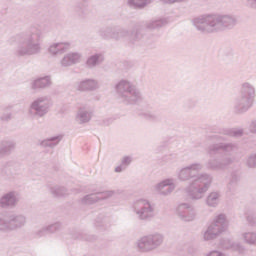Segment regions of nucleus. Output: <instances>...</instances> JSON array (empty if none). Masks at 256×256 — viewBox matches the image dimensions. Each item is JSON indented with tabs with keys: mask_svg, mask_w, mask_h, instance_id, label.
Masks as SVG:
<instances>
[{
	"mask_svg": "<svg viewBox=\"0 0 256 256\" xmlns=\"http://www.w3.org/2000/svg\"><path fill=\"white\" fill-rule=\"evenodd\" d=\"M255 100V86L249 82H244L241 87L240 95L234 100L233 109L237 115L247 113L253 107Z\"/></svg>",
	"mask_w": 256,
	"mask_h": 256,
	"instance_id": "obj_6",
	"label": "nucleus"
},
{
	"mask_svg": "<svg viewBox=\"0 0 256 256\" xmlns=\"http://www.w3.org/2000/svg\"><path fill=\"white\" fill-rule=\"evenodd\" d=\"M0 119L2 121H9V120H11V113L10 112H6V113L2 114L0 116Z\"/></svg>",
	"mask_w": 256,
	"mask_h": 256,
	"instance_id": "obj_43",
	"label": "nucleus"
},
{
	"mask_svg": "<svg viewBox=\"0 0 256 256\" xmlns=\"http://www.w3.org/2000/svg\"><path fill=\"white\" fill-rule=\"evenodd\" d=\"M131 32L127 28H118V41L129 39Z\"/></svg>",
	"mask_w": 256,
	"mask_h": 256,
	"instance_id": "obj_36",
	"label": "nucleus"
},
{
	"mask_svg": "<svg viewBox=\"0 0 256 256\" xmlns=\"http://www.w3.org/2000/svg\"><path fill=\"white\" fill-rule=\"evenodd\" d=\"M222 245H231L232 249H234V251H238V253H240L241 255H243V253H245V246L240 245L239 243H233L231 240L229 239H225L221 242Z\"/></svg>",
	"mask_w": 256,
	"mask_h": 256,
	"instance_id": "obj_33",
	"label": "nucleus"
},
{
	"mask_svg": "<svg viewBox=\"0 0 256 256\" xmlns=\"http://www.w3.org/2000/svg\"><path fill=\"white\" fill-rule=\"evenodd\" d=\"M211 183H213V176L211 174L199 173L194 177L189 186L185 188V191L192 201H199L207 195Z\"/></svg>",
	"mask_w": 256,
	"mask_h": 256,
	"instance_id": "obj_5",
	"label": "nucleus"
},
{
	"mask_svg": "<svg viewBox=\"0 0 256 256\" xmlns=\"http://www.w3.org/2000/svg\"><path fill=\"white\" fill-rule=\"evenodd\" d=\"M246 165L249 167V169H255L256 167L255 153L248 155V157L246 158Z\"/></svg>",
	"mask_w": 256,
	"mask_h": 256,
	"instance_id": "obj_37",
	"label": "nucleus"
},
{
	"mask_svg": "<svg viewBox=\"0 0 256 256\" xmlns=\"http://www.w3.org/2000/svg\"><path fill=\"white\" fill-rule=\"evenodd\" d=\"M75 89L76 91H81L82 93L87 91H97V89H99V81L95 79H84L76 82Z\"/></svg>",
	"mask_w": 256,
	"mask_h": 256,
	"instance_id": "obj_18",
	"label": "nucleus"
},
{
	"mask_svg": "<svg viewBox=\"0 0 256 256\" xmlns=\"http://www.w3.org/2000/svg\"><path fill=\"white\" fill-rule=\"evenodd\" d=\"M63 140V135L59 134L56 136L48 137L44 140L39 141V146L43 149H55L59 143Z\"/></svg>",
	"mask_w": 256,
	"mask_h": 256,
	"instance_id": "obj_21",
	"label": "nucleus"
},
{
	"mask_svg": "<svg viewBox=\"0 0 256 256\" xmlns=\"http://www.w3.org/2000/svg\"><path fill=\"white\" fill-rule=\"evenodd\" d=\"M193 27L200 33H219L220 31L231 30L237 27L239 18L235 15H201L191 20Z\"/></svg>",
	"mask_w": 256,
	"mask_h": 256,
	"instance_id": "obj_2",
	"label": "nucleus"
},
{
	"mask_svg": "<svg viewBox=\"0 0 256 256\" xmlns=\"http://www.w3.org/2000/svg\"><path fill=\"white\" fill-rule=\"evenodd\" d=\"M46 187L53 197H65V195H69L67 188L63 186L48 184Z\"/></svg>",
	"mask_w": 256,
	"mask_h": 256,
	"instance_id": "obj_25",
	"label": "nucleus"
},
{
	"mask_svg": "<svg viewBox=\"0 0 256 256\" xmlns=\"http://www.w3.org/2000/svg\"><path fill=\"white\" fill-rule=\"evenodd\" d=\"M210 141H225V138L221 137V136H217V135H213L209 137Z\"/></svg>",
	"mask_w": 256,
	"mask_h": 256,
	"instance_id": "obj_45",
	"label": "nucleus"
},
{
	"mask_svg": "<svg viewBox=\"0 0 256 256\" xmlns=\"http://www.w3.org/2000/svg\"><path fill=\"white\" fill-rule=\"evenodd\" d=\"M116 95L124 105H136L143 101V94L131 80L121 79L114 85Z\"/></svg>",
	"mask_w": 256,
	"mask_h": 256,
	"instance_id": "obj_4",
	"label": "nucleus"
},
{
	"mask_svg": "<svg viewBox=\"0 0 256 256\" xmlns=\"http://www.w3.org/2000/svg\"><path fill=\"white\" fill-rule=\"evenodd\" d=\"M242 238L247 245H256V232H243Z\"/></svg>",
	"mask_w": 256,
	"mask_h": 256,
	"instance_id": "obj_32",
	"label": "nucleus"
},
{
	"mask_svg": "<svg viewBox=\"0 0 256 256\" xmlns=\"http://www.w3.org/2000/svg\"><path fill=\"white\" fill-rule=\"evenodd\" d=\"M246 219L250 225H256V216L253 213H250L246 216Z\"/></svg>",
	"mask_w": 256,
	"mask_h": 256,
	"instance_id": "obj_41",
	"label": "nucleus"
},
{
	"mask_svg": "<svg viewBox=\"0 0 256 256\" xmlns=\"http://www.w3.org/2000/svg\"><path fill=\"white\" fill-rule=\"evenodd\" d=\"M100 35L106 40L113 39L114 41H119V28H106L100 32Z\"/></svg>",
	"mask_w": 256,
	"mask_h": 256,
	"instance_id": "obj_26",
	"label": "nucleus"
},
{
	"mask_svg": "<svg viewBox=\"0 0 256 256\" xmlns=\"http://www.w3.org/2000/svg\"><path fill=\"white\" fill-rule=\"evenodd\" d=\"M71 48V43L69 42H53L47 48V53L50 57H59L63 55L66 51Z\"/></svg>",
	"mask_w": 256,
	"mask_h": 256,
	"instance_id": "obj_16",
	"label": "nucleus"
},
{
	"mask_svg": "<svg viewBox=\"0 0 256 256\" xmlns=\"http://www.w3.org/2000/svg\"><path fill=\"white\" fill-rule=\"evenodd\" d=\"M127 3L129 7H133V9H145L147 5L153 3V0H128Z\"/></svg>",
	"mask_w": 256,
	"mask_h": 256,
	"instance_id": "obj_30",
	"label": "nucleus"
},
{
	"mask_svg": "<svg viewBox=\"0 0 256 256\" xmlns=\"http://www.w3.org/2000/svg\"><path fill=\"white\" fill-rule=\"evenodd\" d=\"M249 131L250 133H253L254 135H256V119L250 122Z\"/></svg>",
	"mask_w": 256,
	"mask_h": 256,
	"instance_id": "obj_42",
	"label": "nucleus"
},
{
	"mask_svg": "<svg viewBox=\"0 0 256 256\" xmlns=\"http://www.w3.org/2000/svg\"><path fill=\"white\" fill-rule=\"evenodd\" d=\"M51 84V76L39 77L30 82V89L39 91V89H47Z\"/></svg>",
	"mask_w": 256,
	"mask_h": 256,
	"instance_id": "obj_20",
	"label": "nucleus"
},
{
	"mask_svg": "<svg viewBox=\"0 0 256 256\" xmlns=\"http://www.w3.org/2000/svg\"><path fill=\"white\" fill-rule=\"evenodd\" d=\"M60 229H61V223L59 222L46 225V230L48 231V235H53V233H58Z\"/></svg>",
	"mask_w": 256,
	"mask_h": 256,
	"instance_id": "obj_34",
	"label": "nucleus"
},
{
	"mask_svg": "<svg viewBox=\"0 0 256 256\" xmlns=\"http://www.w3.org/2000/svg\"><path fill=\"white\" fill-rule=\"evenodd\" d=\"M9 43L16 45L14 55L17 57H33L43 51V31L33 26L24 32L10 37Z\"/></svg>",
	"mask_w": 256,
	"mask_h": 256,
	"instance_id": "obj_1",
	"label": "nucleus"
},
{
	"mask_svg": "<svg viewBox=\"0 0 256 256\" xmlns=\"http://www.w3.org/2000/svg\"><path fill=\"white\" fill-rule=\"evenodd\" d=\"M230 137H243V129L234 128L229 132Z\"/></svg>",
	"mask_w": 256,
	"mask_h": 256,
	"instance_id": "obj_39",
	"label": "nucleus"
},
{
	"mask_svg": "<svg viewBox=\"0 0 256 256\" xmlns=\"http://www.w3.org/2000/svg\"><path fill=\"white\" fill-rule=\"evenodd\" d=\"M93 117V112L85 107H80L76 113V121L79 125H85L89 123Z\"/></svg>",
	"mask_w": 256,
	"mask_h": 256,
	"instance_id": "obj_22",
	"label": "nucleus"
},
{
	"mask_svg": "<svg viewBox=\"0 0 256 256\" xmlns=\"http://www.w3.org/2000/svg\"><path fill=\"white\" fill-rule=\"evenodd\" d=\"M221 203V192L213 191L206 197L208 207H217Z\"/></svg>",
	"mask_w": 256,
	"mask_h": 256,
	"instance_id": "obj_27",
	"label": "nucleus"
},
{
	"mask_svg": "<svg viewBox=\"0 0 256 256\" xmlns=\"http://www.w3.org/2000/svg\"><path fill=\"white\" fill-rule=\"evenodd\" d=\"M164 5H172V3H181L183 0H160Z\"/></svg>",
	"mask_w": 256,
	"mask_h": 256,
	"instance_id": "obj_44",
	"label": "nucleus"
},
{
	"mask_svg": "<svg viewBox=\"0 0 256 256\" xmlns=\"http://www.w3.org/2000/svg\"><path fill=\"white\" fill-rule=\"evenodd\" d=\"M203 171V164L201 162H195L188 166H184L177 170L176 177L178 181H189L191 179H195L197 176L193 175L194 173H199Z\"/></svg>",
	"mask_w": 256,
	"mask_h": 256,
	"instance_id": "obj_11",
	"label": "nucleus"
},
{
	"mask_svg": "<svg viewBox=\"0 0 256 256\" xmlns=\"http://www.w3.org/2000/svg\"><path fill=\"white\" fill-rule=\"evenodd\" d=\"M7 217L10 231H13V229H21V227H25L27 223V218L21 214H9Z\"/></svg>",
	"mask_w": 256,
	"mask_h": 256,
	"instance_id": "obj_19",
	"label": "nucleus"
},
{
	"mask_svg": "<svg viewBox=\"0 0 256 256\" xmlns=\"http://www.w3.org/2000/svg\"><path fill=\"white\" fill-rule=\"evenodd\" d=\"M0 231H11L8 216L0 217Z\"/></svg>",
	"mask_w": 256,
	"mask_h": 256,
	"instance_id": "obj_35",
	"label": "nucleus"
},
{
	"mask_svg": "<svg viewBox=\"0 0 256 256\" xmlns=\"http://www.w3.org/2000/svg\"><path fill=\"white\" fill-rule=\"evenodd\" d=\"M176 215L180 221L191 223L197 219V209L190 203H180L176 208Z\"/></svg>",
	"mask_w": 256,
	"mask_h": 256,
	"instance_id": "obj_12",
	"label": "nucleus"
},
{
	"mask_svg": "<svg viewBox=\"0 0 256 256\" xmlns=\"http://www.w3.org/2000/svg\"><path fill=\"white\" fill-rule=\"evenodd\" d=\"M229 229V220H227V215L218 214L216 215L211 224L207 227L206 231L202 234L203 241H215L219 235L227 233Z\"/></svg>",
	"mask_w": 256,
	"mask_h": 256,
	"instance_id": "obj_7",
	"label": "nucleus"
},
{
	"mask_svg": "<svg viewBox=\"0 0 256 256\" xmlns=\"http://www.w3.org/2000/svg\"><path fill=\"white\" fill-rule=\"evenodd\" d=\"M249 7H256V0H248Z\"/></svg>",
	"mask_w": 256,
	"mask_h": 256,
	"instance_id": "obj_46",
	"label": "nucleus"
},
{
	"mask_svg": "<svg viewBox=\"0 0 256 256\" xmlns=\"http://www.w3.org/2000/svg\"><path fill=\"white\" fill-rule=\"evenodd\" d=\"M167 23H169V20H167V18H158V19L150 20L146 24V27L147 29H160V27L167 25Z\"/></svg>",
	"mask_w": 256,
	"mask_h": 256,
	"instance_id": "obj_29",
	"label": "nucleus"
},
{
	"mask_svg": "<svg viewBox=\"0 0 256 256\" xmlns=\"http://www.w3.org/2000/svg\"><path fill=\"white\" fill-rule=\"evenodd\" d=\"M132 161L133 158L131 156L122 157L120 165L115 168V173H123L131 165Z\"/></svg>",
	"mask_w": 256,
	"mask_h": 256,
	"instance_id": "obj_31",
	"label": "nucleus"
},
{
	"mask_svg": "<svg viewBox=\"0 0 256 256\" xmlns=\"http://www.w3.org/2000/svg\"><path fill=\"white\" fill-rule=\"evenodd\" d=\"M144 117L145 119H147L148 121H157V119H159V117L157 116V114L153 113V112H146L144 113Z\"/></svg>",
	"mask_w": 256,
	"mask_h": 256,
	"instance_id": "obj_40",
	"label": "nucleus"
},
{
	"mask_svg": "<svg viewBox=\"0 0 256 256\" xmlns=\"http://www.w3.org/2000/svg\"><path fill=\"white\" fill-rule=\"evenodd\" d=\"M103 61H105V57L103 56V54H93L86 60V67H88V69H95V67L101 65Z\"/></svg>",
	"mask_w": 256,
	"mask_h": 256,
	"instance_id": "obj_24",
	"label": "nucleus"
},
{
	"mask_svg": "<svg viewBox=\"0 0 256 256\" xmlns=\"http://www.w3.org/2000/svg\"><path fill=\"white\" fill-rule=\"evenodd\" d=\"M17 144L13 140H4L0 143V157H5V155H11L15 151Z\"/></svg>",
	"mask_w": 256,
	"mask_h": 256,
	"instance_id": "obj_23",
	"label": "nucleus"
},
{
	"mask_svg": "<svg viewBox=\"0 0 256 256\" xmlns=\"http://www.w3.org/2000/svg\"><path fill=\"white\" fill-rule=\"evenodd\" d=\"M83 61V53L72 51L66 53L59 61L61 67H73L79 65Z\"/></svg>",
	"mask_w": 256,
	"mask_h": 256,
	"instance_id": "obj_14",
	"label": "nucleus"
},
{
	"mask_svg": "<svg viewBox=\"0 0 256 256\" xmlns=\"http://www.w3.org/2000/svg\"><path fill=\"white\" fill-rule=\"evenodd\" d=\"M113 195H115L114 191H104L89 194L81 199V203L82 205H93V203H97V201H101V199H109V197H113Z\"/></svg>",
	"mask_w": 256,
	"mask_h": 256,
	"instance_id": "obj_17",
	"label": "nucleus"
},
{
	"mask_svg": "<svg viewBox=\"0 0 256 256\" xmlns=\"http://www.w3.org/2000/svg\"><path fill=\"white\" fill-rule=\"evenodd\" d=\"M19 203V192L10 191L0 198V207L2 209H13Z\"/></svg>",
	"mask_w": 256,
	"mask_h": 256,
	"instance_id": "obj_15",
	"label": "nucleus"
},
{
	"mask_svg": "<svg viewBox=\"0 0 256 256\" xmlns=\"http://www.w3.org/2000/svg\"><path fill=\"white\" fill-rule=\"evenodd\" d=\"M35 237H37L38 239H40V237H47V235H49V232L47 231V227L44 226L41 229L37 230L34 233Z\"/></svg>",
	"mask_w": 256,
	"mask_h": 256,
	"instance_id": "obj_38",
	"label": "nucleus"
},
{
	"mask_svg": "<svg viewBox=\"0 0 256 256\" xmlns=\"http://www.w3.org/2000/svg\"><path fill=\"white\" fill-rule=\"evenodd\" d=\"M218 151H224L221 158H211L209 159L205 167L208 171H225L229 169L230 165L235 163V154L239 151V147L235 143H216L212 144L207 148L208 155H215Z\"/></svg>",
	"mask_w": 256,
	"mask_h": 256,
	"instance_id": "obj_3",
	"label": "nucleus"
},
{
	"mask_svg": "<svg viewBox=\"0 0 256 256\" xmlns=\"http://www.w3.org/2000/svg\"><path fill=\"white\" fill-rule=\"evenodd\" d=\"M130 211L138 221H151L155 217V204L145 198H138L130 205Z\"/></svg>",
	"mask_w": 256,
	"mask_h": 256,
	"instance_id": "obj_8",
	"label": "nucleus"
},
{
	"mask_svg": "<svg viewBox=\"0 0 256 256\" xmlns=\"http://www.w3.org/2000/svg\"><path fill=\"white\" fill-rule=\"evenodd\" d=\"M49 109H51L49 96H40L29 104L27 115L29 119H41L49 113Z\"/></svg>",
	"mask_w": 256,
	"mask_h": 256,
	"instance_id": "obj_9",
	"label": "nucleus"
},
{
	"mask_svg": "<svg viewBox=\"0 0 256 256\" xmlns=\"http://www.w3.org/2000/svg\"><path fill=\"white\" fill-rule=\"evenodd\" d=\"M175 179L173 178H167L164 179L160 182H158L154 186V191L158 194L161 195V197H169L171 193L175 191Z\"/></svg>",
	"mask_w": 256,
	"mask_h": 256,
	"instance_id": "obj_13",
	"label": "nucleus"
},
{
	"mask_svg": "<svg viewBox=\"0 0 256 256\" xmlns=\"http://www.w3.org/2000/svg\"><path fill=\"white\" fill-rule=\"evenodd\" d=\"M129 39L131 43H141L145 41V36L143 35V31L139 27L133 28L130 33Z\"/></svg>",
	"mask_w": 256,
	"mask_h": 256,
	"instance_id": "obj_28",
	"label": "nucleus"
},
{
	"mask_svg": "<svg viewBox=\"0 0 256 256\" xmlns=\"http://www.w3.org/2000/svg\"><path fill=\"white\" fill-rule=\"evenodd\" d=\"M163 241H165V236L159 232H154L138 239L136 245L142 253H149V251L161 247Z\"/></svg>",
	"mask_w": 256,
	"mask_h": 256,
	"instance_id": "obj_10",
	"label": "nucleus"
}]
</instances>
